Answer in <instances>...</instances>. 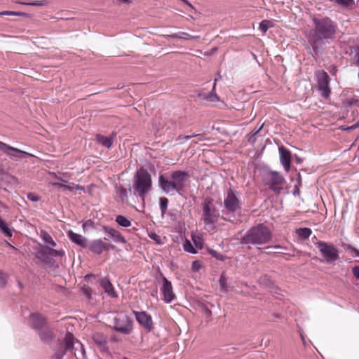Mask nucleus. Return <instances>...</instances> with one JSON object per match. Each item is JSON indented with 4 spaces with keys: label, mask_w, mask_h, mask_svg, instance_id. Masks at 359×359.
Returning a JSON list of instances; mask_svg holds the SVG:
<instances>
[{
    "label": "nucleus",
    "mask_w": 359,
    "mask_h": 359,
    "mask_svg": "<svg viewBox=\"0 0 359 359\" xmlns=\"http://www.w3.org/2000/svg\"><path fill=\"white\" fill-rule=\"evenodd\" d=\"M314 28L309 34V43L315 54L323 49L324 44L334 39L337 25L328 18H314Z\"/></svg>",
    "instance_id": "f257e3e1"
},
{
    "label": "nucleus",
    "mask_w": 359,
    "mask_h": 359,
    "mask_svg": "<svg viewBox=\"0 0 359 359\" xmlns=\"http://www.w3.org/2000/svg\"><path fill=\"white\" fill-rule=\"evenodd\" d=\"M151 190L152 180L151 175L146 170L143 168L140 169L133 177L130 191L144 203L146 197Z\"/></svg>",
    "instance_id": "f03ea898"
},
{
    "label": "nucleus",
    "mask_w": 359,
    "mask_h": 359,
    "mask_svg": "<svg viewBox=\"0 0 359 359\" xmlns=\"http://www.w3.org/2000/svg\"><path fill=\"white\" fill-rule=\"evenodd\" d=\"M202 219L205 228L208 231H212L219 217V210L210 198H206L202 203Z\"/></svg>",
    "instance_id": "7ed1b4c3"
},
{
    "label": "nucleus",
    "mask_w": 359,
    "mask_h": 359,
    "mask_svg": "<svg viewBox=\"0 0 359 359\" xmlns=\"http://www.w3.org/2000/svg\"><path fill=\"white\" fill-rule=\"evenodd\" d=\"M271 234L269 229L263 224L252 228L242 238V243L245 244L261 245L269 242Z\"/></svg>",
    "instance_id": "20e7f679"
},
{
    "label": "nucleus",
    "mask_w": 359,
    "mask_h": 359,
    "mask_svg": "<svg viewBox=\"0 0 359 359\" xmlns=\"http://www.w3.org/2000/svg\"><path fill=\"white\" fill-rule=\"evenodd\" d=\"M316 245L327 262H334L339 259V251L332 244L318 241Z\"/></svg>",
    "instance_id": "39448f33"
},
{
    "label": "nucleus",
    "mask_w": 359,
    "mask_h": 359,
    "mask_svg": "<svg viewBox=\"0 0 359 359\" xmlns=\"http://www.w3.org/2000/svg\"><path fill=\"white\" fill-rule=\"evenodd\" d=\"M113 327L123 334H128L133 330L132 320L127 315L118 313L114 318Z\"/></svg>",
    "instance_id": "423d86ee"
},
{
    "label": "nucleus",
    "mask_w": 359,
    "mask_h": 359,
    "mask_svg": "<svg viewBox=\"0 0 359 359\" xmlns=\"http://www.w3.org/2000/svg\"><path fill=\"white\" fill-rule=\"evenodd\" d=\"M315 75L317 79L318 88L322 97L326 99L329 98L331 93L330 88V79L329 75L323 70L317 71Z\"/></svg>",
    "instance_id": "0eeeda50"
},
{
    "label": "nucleus",
    "mask_w": 359,
    "mask_h": 359,
    "mask_svg": "<svg viewBox=\"0 0 359 359\" xmlns=\"http://www.w3.org/2000/svg\"><path fill=\"white\" fill-rule=\"evenodd\" d=\"M265 180L266 184L269 185L270 189L276 192H279L282 190L285 183V180L282 175L273 171L266 174Z\"/></svg>",
    "instance_id": "6e6552de"
},
{
    "label": "nucleus",
    "mask_w": 359,
    "mask_h": 359,
    "mask_svg": "<svg viewBox=\"0 0 359 359\" xmlns=\"http://www.w3.org/2000/svg\"><path fill=\"white\" fill-rule=\"evenodd\" d=\"M74 337L71 333H67L63 341L60 343V348L55 353L53 358L55 359H62L67 351L74 348Z\"/></svg>",
    "instance_id": "1a4fd4ad"
},
{
    "label": "nucleus",
    "mask_w": 359,
    "mask_h": 359,
    "mask_svg": "<svg viewBox=\"0 0 359 359\" xmlns=\"http://www.w3.org/2000/svg\"><path fill=\"white\" fill-rule=\"evenodd\" d=\"M224 207L229 212H235L240 209V202L235 192L229 189L224 199Z\"/></svg>",
    "instance_id": "9d476101"
},
{
    "label": "nucleus",
    "mask_w": 359,
    "mask_h": 359,
    "mask_svg": "<svg viewBox=\"0 0 359 359\" xmlns=\"http://www.w3.org/2000/svg\"><path fill=\"white\" fill-rule=\"evenodd\" d=\"M0 151L4 152L15 161L22 159L24 155L32 156L31 154L13 147L2 142H0Z\"/></svg>",
    "instance_id": "9b49d317"
},
{
    "label": "nucleus",
    "mask_w": 359,
    "mask_h": 359,
    "mask_svg": "<svg viewBox=\"0 0 359 359\" xmlns=\"http://www.w3.org/2000/svg\"><path fill=\"white\" fill-rule=\"evenodd\" d=\"M115 246L112 244L106 243L102 239H95L90 242L89 245V250L97 255H100L104 251L114 250Z\"/></svg>",
    "instance_id": "f8f14e48"
},
{
    "label": "nucleus",
    "mask_w": 359,
    "mask_h": 359,
    "mask_svg": "<svg viewBox=\"0 0 359 359\" xmlns=\"http://www.w3.org/2000/svg\"><path fill=\"white\" fill-rule=\"evenodd\" d=\"M161 291L163 295V300L166 303H170L175 297L171 282L163 276Z\"/></svg>",
    "instance_id": "ddd939ff"
},
{
    "label": "nucleus",
    "mask_w": 359,
    "mask_h": 359,
    "mask_svg": "<svg viewBox=\"0 0 359 359\" xmlns=\"http://www.w3.org/2000/svg\"><path fill=\"white\" fill-rule=\"evenodd\" d=\"M137 321L142 325L147 331L153 329L152 318L145 311H134Z\"/></svg>",
    "instance_id": "4468645a"
},
{
    "label": "nucleus",
    "mask_w": 359,
    "mask_h": 359,
    "mask_svg": "<svg viewBox=\"0 0 359 359\" xmlns=\"http://www.w3.org/2000/svg\"><path fill=\"white\" fill-rule=\"evenodd\" d=\"M158 182L161 189L167 194L175 195L178 193V189L172 179L169 180L163 175H160Z\"/></svg>",
    "instance_id": "2eb2a0df"
},
{
    "label": "nucleus",
    "mask_w": 359,
    "mask_h": 359,
    "mask_svg": "<svg viewBox=\"0 0 359 359\" xmlns=\"http://www.w3.org/2000/svg\"><path fill=\"white\" fill-rule=\"evenodd\" d=\"M188 177V173L184 171H175L171 174V179L180 193L184 187V183Z\"/></svg>",
    "instance_id": "dca6fc26"
},
{
    "label": "nucleus",
    "mask_w": 359,
    "mask_h": 359,
    "mask_svg": "<svg viewBox=\"0 0 359 359\" xmlns=\"http://www.w3.org/2000/svg\"><path fill=\"white\" fill-rule=\"evenodd\" d=\"M280 161L283 165L285 170L288 172L290 169L291 164V154L283 147L279 148Z\"/></svg>",
    "instance_id": "f3484780"
},
{
    "label": "nucleus",
    "mask_w": 359,
    "mask_h": 359,
    "mask_svg": "<svg viewBox=\"0 0 359 359\" xmlns=\"http://www.w3.org/2000/svg\"><path fill=\"white\" fill-rule=\"evenodd\" d=\"M29 323L34 329L40 331L44 327L46 320L39 313H32L29 316Z\"/></svg>",
    "instance_id": "a211bd4d"
},
{
    "label": "nucleus",
    "mask_w": 359,
    "mask_h": 359,
    "mask_svg": "<svg viewBox=\"0 0 359 359\" xmlns=\"http://www.w3.org/2000/svg\"><path fill=\"white\" fill-rule=\"evenodd\" d=\"M104 231L109 236L110 238H111L114 242L116 243H126V238L121 235V233L116 230L115 229H113L109 226H104L103 227Z\"/></svg>",
    "instance_id": "6ab92c4d"
},
{
    "label": "nucleus",
    "mask_w": 359,
    "mask_h": 359,
    "mask_svg": "<svg viewBox=\"0 0 359 359\" xmlns=\"http://www.w3.org/2000/svg\"><path fill=\"white\" fill-rule=\"evenodd\" d=\"M67 236L72 242L80 247L86 248L87 246V239L82 235L76 233L70 230L67 232Z\"/></svg>",
    "instance_id": "aec40b11"
},
{
    "label": "nucleus",
    "mask_w": 359,
    "mask_h": 359,
    "mask_svg": "<svg viewBox=\"0 0 359 359\" xmlns=\"http://www.w3.org/2000/svg\"><path fill=\"white\" fill-rule=\"evenodd\" d=\"M100 284L101 287L104 289V292L107 293L111 297H116V292L114 291V287L110 281L104 278L100 280Z\"/></svg>",
    "instance_id": "412c9836"
},
{
    "label": "nucleus",
    "mask_w": 359,
    "mask_h": 359,
    "mask_svg": "<svg viewBox=\"0 0 359 359\" xmlns=\"http://www.w3.org/2000/svg\"><path fill=\"white\" fill-rule=\"evenodd\" d=\"M39 334L40 339L43 341L46 342V343H48L49 341H50L53 337V334L52 330L48 327H44L43 329H41L39 331Z\"/></svg>",
    "instance_id": "4be33fe9"
},
{
    "label": "nucleus",
    "mask_w": 359,
    "mask_h": 359,
    "mask_svg": "<svg viewBox=\"0 0 359 359\" xmlns=\"http://www.w3.org/2000/svg\"><path fill=\"white\" fill-rule=\"evenodd\" d=\"M114 135L106 137L101 135H97L96 140L98 143L101 144L102 146L110 148L113 144Z\"/></svg>",
    "instance_id": "5701e85b"
},
{
    "label": "nucleus",
    "mask_w": 359,
    "mask_h": 359,
    "mask_svg": "<svg viewBox=\"0 0 359 359\" xmlns=\"http://www.w3.org/2000/svg\"><path fill=\"white\" fill-rule=\"evenodd\" d=\"M93 339L95 343L100 346L104 345L107 342V337L100 333L94 334Z\"/></svg>",
    "instance_id": "b1692460"
},
{
    "label": "nucleus",
    "mask_w": 359,
    "mask_h": 359,
    "mask_svg": "<svg viewBox=\"0 0 359 359\" xmlns=\"http://www.w3.org/2000/svg\"><path fill=\"white\" fill-rule=\"evenodd\" d=\"M41 238H42V240L47 244H48L49 245H50L51 247H55L56 246V243L55 242L53 241V238L51 237L50 235H49L47 232L46 231H41Z\"/></svg>",
    "instance_id": "393cba45"
},
{
    "label": "nucleus",
    "mask_w": 359,
    "mask_h": 359,
    "mask_svg": "<svg viewBox=\"0 0 359 359\" xmlns=\"http://www.w3.org/2000/svg\"><path fill=\"white\" fill-rule=\"evenodd\" d=\"M116 222L123 227H129L131 225V222L123 215L116 216Z\"/></svg>",
    "instance_id": "a878e982"
},
{
    "label": "nucleus",
    "mask_w": 359,
    "mask_h": 359,
    "mask_svg": "<svg viewBox=\"0 0 359 359\" xmlns=\"http://www.w3.org/2000/svg\"><path fill=\"white\" fill-rule=\"evenodd\" d=\"M273 26V22L272 20H264L259 23V29L264 34Z\"/></svg>",
    "instance_id": "bb28decb"
},
{
    "label": "nucleus",
    "mask_w": 359,
    "mask_h": 359,
    "mask_svg": "<svg viewBox=\"0 0 359 359\" xmlns=\"http://www.w3.org/2000/svg\"><path fill=\"white\" fill-rule=\"evenodd\" d=\"M311 230L309 228H300L297 230L298 236L303 239L309 238L311 234Z\"/></svg>",
    "instance_id": "cd10ccee"
},
{
    "label": "nucleus",
    "mask_w": 359,
    "mask_h": 359,
    "mask_svg": "<svg viewBox=\"0 0 359 359\" xmlns=\"http://www.w3.org/2000/svg\"><path fill=\"white\" fill-rule=\"evenodd\" d=\"M183 248H184V250L187 252H189L191 254L197 253V250H196V248L194 247V245H192L191 241L187 239L184 243Z\"/></svg>",
    "instance_id": "c85d7f7f"
},
{
    "label": "nucleus",
    "mask_w": 359,
    "mask_h": 359,
    "mask_svg": "<svg viewBox=\"0 0 359 359\" xmlns=\"http://www.w3.org/2000/svg\"><path fill=\"white\" fill-rule=\"evenodd\" d=\"M116 193L121 201H124L128 198L126 189L123 187H116Z\"/></svg>",
    "instance_id": "c756f323"
},
{
    "label": "nucleus",
    "mask_w": 359,
    "mask_h": 359,
    "mask_svg": "<svg viewBox=\"0 0 359 359\" xmlns=\"http://www.w3.org/2000/svg\"><path fill=\"white\" fill-rule=\"evenodd\" d=\"M0 229L6 236H8V237L12 236V232H11V229L7 226L5 222L3 219H1V218H0Z\"/></svg>",
    "instance_id": "7c9ffc66"
},
{
    "label": "nucleus",
    "mask_w": 359,
    "mask_h": 359,
    "mask_svg": "<svg viewBox=\"0 0 359 359\" xmlns=\"http://www.w3.org/2000/svg\"><path fill=\"white\" fill-rule=\"evenodd\" d=\"M219 283L220 290L222 292H226L228 291L227 279L224 274L221 275Z\"/></svg>",
    "instance_id": "2f4dec72"
},
{
    "label": "nucleus",
    "mask_w": 359,
    "mask_h": 359,
    "mask_svg": "<svg viewBox=\"0 0 359 359\" xmlns=\"http://www.w3.org/2000/svg\"><path fill=\"white\" fill-rule=\"evenodd\" d=\"M168 205V200L165 197H161L159 199V206L161 211L162 215H164L167 210Z\"/></svg>",
    "instance_id": "473e14b6"
},
{
    "label": "nucleus",
    "mask_w": 359,
    "mask_h": 359,
    "mask_svg": "<svg viewBox=\"0 0 359 359\" xmlns=\"http://www.w3.org/2000/svg\"><path fill=\"white\" fill-rule=\"evenodd\" d=\"M194 137H198V140L197 141H194V143H198V142L203 141L204 140L203 136L200 134H195V135H186L184 137H179V140H181V142H186V141L190 140L191 138H192Z\"/></svg>",
    "instance_id": "72a5a7b5"
},
{
    "label": "nucleus",
    "mask_w": 359,
    "mask_h": 359,
    "mask_svg": "<svg viewBox=\"0 0 359 359\" xmlns=\"http://www.w3.org/2000/svg\"><path fill=\"white\" fill-rule=\"evenodd\" d=\"M171 36L173 38H179V39H191L198 38V36H191L190 34H189L186 32H179V33L172 34Z\"/></svg>",
    "instance_id": "f704fd0d"
},
{
    "label": "nucleus",
    "mask_w": 359,
    "mask_h": 359,
    "mask_svg": "<svg viewBox=\"0 0 359 359\" xmlns=\"http://www.w3.org/2000/svg\"><path fill=\"white\" fill-rule=\"evenodd\" d=\"M48 249V253L50 255L53 257H62L65 255V252L62 250H54L47 247Z\"/></svg>",
    "instance_id": "c9c22d12"
},
{
    "label": "nucleus",
    "mask_w": 359,
    "mask_h": 359,
    "mask_svg": "<svg viewBox=\"0 0 359 359\" xmlns=\"http://www.w3.org/2000/svg\"><path fill=\"white\" fill-rule=\"evenodd\" d=\"M215 83H214L211 92L210 93L209 95L206 97L210 101L215 102V101L219 100V97L215 93Z\"/></svg>",
    "instance_id": "e433bc0d"
},
{
    "label": "nucleus",
    "mask_w": 359,
    "mask_h": 359,
    "mask_svg": "<svg viewBox=\"0 0 359 359\" xmlns=\"http://www.w3.org/2000/svg\"><path fill=\"white\" fill-rule=\"evenodd\" d=\"M82 228L83 231H88L90 229L93 228V222L91 220H87L83 224Z\"/></svg>",
    "instance_id": "4c0bfd02"
},
{
    "label": "nucleus",
    "mask_w": 359,
    "mask_h": 359,
    "mask_svg": "<svg viewBox=\"0 0 359 359\" xmlns=\"http://www.w3.org/2000/svg\"><path fill=\"white\" fill-rule=\"evenodd\" d=\"M202 267V264L199 261H194L191 265V269L194 271H198Z\"/></svg>",
    "instance_id": "58836bf2"
},
{
    "label": "nucleus",
    "mask_w": 359,
    "mask_h": 359,
    "mask_svg": "<svg viewBox=\"0 0 359 359\" xmlns=\"http://www.w3.org/2000/svg\"><path fill=\"white\" fill-rule=\"evenodd\" d=\"M46 1L41 0V1H32L30 3H25V4L29 5V6H42L46 5Z\"/></svg>",
    "instance_id": "ea45409f"
},
{
    "label": "nucleus",
    "mask_w": 359,
    "mask_h": 359,
    "mask_svg": "<svg viewBox=\"0 0 359 359\" xmlns=\"http://www.w3.org/2000/svg\"><path fill=\"white\" fill-rule=\"evenodd\" d=\"M27 198L33 202H36L39 201V197L34 193H29L27 194Z\"/></svg>",
    "instance_id": "a19ab883"
},
{
    "label": "nucleus",
    "mask_w": 359,
    "mask_h": 359,
    "mask_svg": "<svg viewBox=\"0 0 359 359\" xmlns=\"http://www.w3.org/2000/svg\"><path fill=\"white\" fill-rule=\"evenodd\" d=\"M150 238L154 240L158 244H163V242L161 241V237L155 233H153L150 235Z\"/></svg>",
    "instance_id": "79ce46f5"
},
{
    "label": "nucleus",
    "mask_w": 359,
    "mask_h": 359,
    "mask_svg": "<svg viewBox=\"0 0 359 359\" xmlns=\"http://www.w3.org/2000/svg\"><path fill=\"white\" fill-rule=\"evenodd\" d=\"M6 283V276L1 271H0V287H3Z\"/></svg>",
    "instance_id": "37998d69"
},
{
    "label": "nucleus",
    "mask_w": 359,
    "mask_h": 359,
    "mask_svg": "<svg viewBox=\"0 0 359 359\" xmlns=\"http://www.w3.org/2000/svg\"><path fill=\"white\" fill-rule=\"evenodd\" d=\"M335 1L345 6H348L353 2V0H335Z\"/></svg>",
    "instance_id": "c03bdc74"
},
{
    "label": "nucleus",
    "mask_w": 359,
    "mask_h": 359,
    "mask_svg": "<svg viewBox=\"0 0 359 359\" xmlns=\"http://www.w3.org/2000/svg\"><path fill=\"white\" fill-rule=\"evenodd\" d=\"M193 241L194 243V248L197 250V249H201L202 248V243L198 241H197L195 238L193 237Z\"/></svg>",
    "instance_id": "a18cd8bd"
},
{
    "label": "nucleus",
    "mask_w": 359,
    "mask_h": 359,
    "mask_svg": "<svg viewBox=\"0 0 359 359\" xmlns=\"http://www.w3.org/2000/svg\"><path fill=\"white\" fill-rule=\"evenodd\" d=\"M353 276L359 280V266H354L352 269Z\"/></svg>",
    "instance_id": "49530a36"
},
{
    "label": "nucleus",
    "mask_w": 359,
    "mask_h": 359,
    "mask_svg": "<svg viewBox=\"0 0 359 359\" xmlns=\"http://www.w3.org/2000/svg\"><path fill=\"white\" fill-rule=\"evenodd\" d=\"M50 184L53 186H55V187H65V188L69 189V187L68 186L65 185L63 183H60V182H50Z\"/></svg>",
    "instance_id": "de8ad7c7"
},
{
    "label": "nucleus",
    "mask_w": 359,
    "mask_h": 359,
    "mask_svg": "<svg viewBox=\"0 0 359 359\" xmlns=\"http://www.w3.org/2000/svg\"><path fill=\"white\" fill-rule=\"evenodd\" d=\"M210 253L217 259H222V256L219 255L216 251L212 250L210 251Z\"/></svg>",
    "instance_id": "09e8293b"
},
{
    "label": "nucleus",
    "mask_w": 359,
    "mask_h": 359,
    "mask_svg": "<svg viewBox=\"0 0 359 359\" xmlns=\"http://www.w3.org/2000/svg\"><path fill=\"white\" fill-rule=\"evenodd\" d=\"M2 15H19V14L18 13L13 12V11H6V12H4L2 13Z\"/></svg>",
    "instance_id": "8fccbe9b"
},
{
    "label": "nucleus",
    "mask_w": 359,
    "mask_h": 359,
    "mask_svg": "<svg viewBox=\"0 0 359 359\" xmlns=\"http://www.w3.org/2000/svg\"><path fill=\"white\" fill-rule=\"evenodd\" d=\"M355 62L357 65H359V51L356 53L354 57Z\"/></svg>",
    "instance_id": "3c124183"
},
{
    "label": "nucleus",
    "mask_w": 359,
    "mask_h": 359,
    "mask_svg": "<svg viewBox=\"0 0 359 359\" xmlns=\"http://www.w3.org/2000/svg\"><path fill=\"white\" fill-rule=\"evenodd\" d=\"M50 175H53L55 178L57 179L58 180H60L61 182H66V180H63L62 178L57 177L55 173H50Z\"/></svg>",
    "instance_id": "603ef678"
},
{
    "label": "nucleus",
    "mask_w": 359,
    "mask_h": 359,
    "mask_svg": "<svg viewBox=\"0 0 359 359\" xmlns=\"http://www.w3.org/2000/svg\"><path fill=\"white\" fill-rule=\"evenodd\" d=\"M263 125H262L257 130L252 131V135H257L262 128Z\"/></svg>",
    "instance_id": "864d4df0"
},
{
    "label": "nucleus",
    "mask_w": 359,
    "mask_h": 359,
    "mask_svg": "<svg viewBox=\"0 0 359 359\" xmlns=\"http://www.w3.org/2000/svg\"><path fill=\"white\" fill-rule=\"evenodd\" d=\"M353 252H354V254L355 255V256L359 257V250H357V249H355V248H353Z\"/></svg>",
    "instance_id": "5fc2aeb1"
},
{
    "label": "nucleus",
    "mask_w": 359,
    "mask_h": 359,
    "mask_svg": "<svg viewBox=\"0 0 359 359\" xmlns=\"http://www.w3.org/2000/svg\"><path fill=\"white\" fill-rule=\"evenodd\" d=\"M79 346L81 347V349L83 355H84L85 351H84V348H83V346L81 344H80V343H79Z\"/></svg>",
    "instance_id": "6e6d98bb"
},
{
    "label": "nucleus",
    "mask_w": 359,
    "mask_h": 359,
    "mask_svg": "<svg viewBox=\"0 0 359 359\" xmlns=\"http://www.w3.org/2000/svg\"><path fill=\"white\" fill-rule=\"evenodd\" d=\"M206 312H207V313H208V315H210V314H211V311H210V310H208V309L206 311Z\"/></svg>",
    "instance_id": "4d7b16f0"
},
{
    "label": "nucleus",
    "mask_w": 359,
    "mask_h": 359,
    "mask_svg": "<svg viewBox=\"0 0 359 359\" xmlns=\"http://www.w3.org/2000/svg\"><path fill=\"white\" fill-rule=\"evenodd\" d=\"M217 80H218V78H215V83H215V84H216V82H217Z\"/></svg>",
    "instance_id": "13d9d810"
},
{
    "label": "nucleus",
    "mask_w": 359,
    "mask_h": 359,
    "mask_svg": "<svg viewBox=\"0 0 359 359\" xmlns=\"http://www.w3.org/2000/svg\"><path fill=\"white\" fill-rule=\"evenodd\" d=\"M273 248H280V246H278V245H276V246H274Z\"/></svg>",
    "instance_id": "bf43d9fd"
},
{
    "label": "nucleus",
    "mask_w": 359,
    "mask_h": 359,
    "mask_svg": "<svg viewBox=\"0 0 359 359\" xmlns=\"http://www.w3.org/2000/svg\"><path fill=\"white\" fill-rule=\"evenodd\" d=\"M356 126H356V125H355V126H353L351 128H356Z\"/></svg>",
    "instance_id": "052dcab7"
}]
</instances>
